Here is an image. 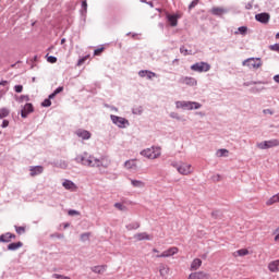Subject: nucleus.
Segmentation results:
<instances>
[{
	"mask_svg": "<svg viewBox=\"0 0 279 279\" xmlns=\"http://www.w3.org/2000/svg\"><path fill=\"white\" fill-rule=\"evenodd\" d=\"M75 161L84 167H108V163H104V158L96 159L88 156V153L76 156Z\"/></svg>",
	"mask_w": 279,
	"mask_h": 279,
	"instance_id": "obj_1",
	"label": "nucleus"
},
{
	"mask_svg": "<svg viewBox=\"0 0 279 279\" xmlns=\"http://www.w3.org/2000/svg\"><path fill=\"white\" fill-rule=\"evenodd\" d=\"M142 156L148 158V160H156V158H160V147H150L141 151Z\"/></svg>",
	"mask_w": 279,
	"mask_h": 279,
	"instance_id": "obj_2",
	"label": "nucleus"
},
{
	"mask_svg": "<svg viewBox=\"0 0 279 279\" xmlns=\"http://www.w3.org/2000/svg\"><path fill=\"white\" fill-rule=\"evenodd\" d=\"M175 106L177 108H182L183 110H198V108H202V105L193 101H177Z\"/></svg>",
	"mask_w": 279,
	"mask_h": 279,
	"instance_id": "obj_3",
	"label": "nucleus"
},
{
	"mask_svg": "<svg viewBox=\"0 0 279 279\" xmlns=\"http://www.w3.org/2000/svg\"><path fill=\"white\" fill-rule=\"evenodd\" d=\"M191 71H195L196 73H208L210 71V64L208 62H196L191 65Z\"/></svg>",
	"mask_w": 279,
	"mask_h": 279,
	"instance_id": "obj_4",
	"label": "nucleus"
},
{
	"mask_svg": "<svg viewBox=\"0 0 279 279\" xmlns=\"http://www.w3.org/2000/svg\"><path fill=\"white\" fill-rule=\"evenodd\" d=\"M177 170L181 175H191V173H193V166H191V163L181 162L177 165Z\"/></svg>",
	"mask_w": 279,
	"mask_h": 279,
	"instance_id": "obj_5",
	"label": "nucleus"
},
{
	"mask_svg": "<svg viewBox=\"0 0 279 279\" xmlns=\"http://www.w3.org/2000/svg\"><path fill=\"white\" fill-rule=\"evenodd\" d=\"M279 146V140H269L262 143H257L258 149H271Z\"/></svg>",
	"mask_w": 279,
	"mask_h": 279,
	"instance_id": "obj_6",
	"label": "nucleus"
},
{
	"mask_svg": "<svg viewBox=\"0 0 279 279\" xmlns=\"http://www.w3.org/2000/svg\"><path fill=\"white\" fill-rule=\"evenodd\" d=\"M243 66H248V69H260L263 62H260V59L251 58L243 61Z\"/></svg>",
	"mask_w": 279,
	"mask_h": 279,
	"instance_id": "obj_7",
	"label": "nucleus"
},
{
	"mask_svg": "<svg viewBox=\"0 0 279 279\" xmlns=\"http://www.w3.org/2000/svg\"><path fill=\"white\" fill-rule=\"evenodd\" d=\"M180 252V248L177 246H172L166 251H163L161 254L156 255V258H170V256H175Z\"/></svg>",
	"mask_w": 279,
	"mask_h": 279,
	"instance_id": "obj_8",
	"label": "nucleus"
},
{
	"mask_svg": "<svg viewBox=\"0 0 279 279\" xmlns=\"http://www.w3.org/2000/svg\"><path fill=\"white\" fill-rule=\"evenodd\" d=\"M111 121L114 125H118V128H126L130 125V122L125 118L119 116H111Z\"/></svg>",
	"mask_w": 279,
	"mask_h": 279,
	"instance_id": "obj_9",
	"label": "nucleus"
},
{
	"mask_svg": "<svg viewBox=\"0 0 279 279\" xmlns=\"http://www.w3.org/2000/svg\"><path fill=\"white\" fill-rule=\"evenodd\" d=\"M180 84H184L185 86H197V80L191 76H182L179 80Z\"/></svg>",
	"mask_w": 279,
	"mask_h": 279,
	"instance_id": "obj_10",
	"label": "nucleus"
},
{
	"mask_svg": "<svg viewBox=\"0 0 279 279\" xmlns=\"http://www.w3.org/2000/svg\"><path fill=\"white\" fill-rule=\"evenodd\" d=\"M32 112H34V105L28 102L23 107L21 111L22 119H27L28 114H32Z\"/></svg>",
	"mask_w": 279,
	"mask_h": 279,
	"instance_id": "obj_11",
	"label": "nucleus"
},
{
	"mask_svg": "<svg viewBox=\"0 0 279 279\" xmlns=\"http://www.w3.org/2000/svg\"><path fill=\"white\" fill-rule=\"evenodd\" d=\"M189 279H210V275L204 271H196L190 274Z\"/></svg>",
	"mask_w": 279,
	"mask_h": 279,
	"instance_id": "obj_12",
	"label": "nucleus"
},
{
	"mask_svg": "<svg viewBox=\"0 0 279 279\" xmlns=\"http://www.w3.org/2000/svg\"><path fill=\"white\" fill-rule=\"evenodd\" d=\"M135 241H151L153 236L147 232L134 234Z\"/></svg>",
	"mask_w": 279,
	"mask_h": 279,
	"instance_id": "obj_13",
	"label": "nucleus"
},
{
	"mask_svg": "<svg viewBox=\"0 0 279 279\" xmlns=\"http://www.w3.org/2000/svg\"><path fill=\"white\" fill-rule=\"evenodd\" d=\"M29 171H31V177L36 178V175H40V173L45 171V168H43V166H35V167H31Z\"/></svg>",
	"mask_w": 279,
	"mask_h": 279,
	"instance_id": "obj_14",
	"label": "nucleus"
},
{
	"mask_svg": "<svg viewBox=\"0 0 279 279\" xmlns=\"http://www.w3.org/2000/svg\"><path fill=\"white\" fill-rule=\"evenodd\" d=\"M76 136H78V138H83V141H88V138H90V132L83 130V129H78L76 131Z\"/></svg>",
	"mask_w": 279,
	"mask_h": 279,
	"instance_id": "obj_15",
	"label": "nucleus"
},
{
	"mask_svg": "<svg viewBox=\"0 0 279 279\" xmlns=\"http://www.w3.org/2000/svg\"><path fill=\"white\" fill-rule=\"evenodd\" d=\"M255 19L259 23H269L270 15L269 13H258L255 15Z\"/></svg>",
	"mask_w": 279,
	"mask_h": 279,
	"instance_id": "obj_16",
	"label": "nucleus"
},
{
	"mask_svg": "<svg viewBox=\"0 0 279 279\" xmlns=\"http://www.w3.org/2000/svg\"><path fill=\"white\" fill-rule=\"evenodd\" d=\"M12 239H16V235L12 234L10 232L0 235L1 243H10V241H12Z\"/></svg>",
	"mask_w": 279,
	"mask_h": 279,
	"instance_id": "obj_17",
	"label": "nucleus"
},
{
	"mask_svg": "<svg viewBox=\"0 0 279 279\" xmlns=\"http://www.w3.org/2000/svg\"><path fill=\"white\" fill-rule=\"evenodd\" d=\"M169 271H171L169 266H167L165 264H161L159 266V274H160L161 278H167V276H169Z\"/></svg>",
	"mask_w": 279,
	"mask_h": 279,
	"instance_id": "obj_18",
	"label": "nucleus"
},
{
	"mask_svg": "<svg viewBox=\"0 0 279 279\" xmlns=\"http://www.w3.org/2000/svg\"><path fill=\"white\" fill-rule=\"evenodd\" d=\"M140 77H147V80H153V77H156V73L147 70H142L138 72Z\"/></svg>",
	"mask_w": 279,
	"mask_h": 279,
	"instance_id": "obj_19",
	"label": "nucleus"
},
{
	"mask_svg": "<svg viewBox=\"0 0 279 279\" xmlns=\"http://www.w3.org/2000/svg\"><path fill=\"white\" fill-rule=\"evenodd\" d=\"M268 269H269V271H271L272 274L278 272V271H279V259L269 263Z\"/></svg>",
	"mask_w": 279,
	"mask_h": 279,
	"instance_id": "obj_20",
	"label": "nucleus"
},
{
	"mask_svg": "<svg viewBox=\"0 0 279 279\" xmlns=\"http://www.w3.org/2000/svg\"><path fill=\"white\" fill-rule=\"evenodd\" d=\"M210 13L214 14V16H221V15L226 14V10L223 8L214 7L210 10Z\"/></svg>",
	"mask_w": 279,
	"mask_h": 279,
	"instance_id": "obj_21",
	"label": "nucleus"
},
{
	"mask_svg": "<svg viewBox=\"0 0 279 279\" xmlns=\"http://www.w3.org/2000/svg\"><path fill=\"white\" fill-rule=\"evenodd\" d=\"M199 267H202V259H199V258L193 259L191 267H190L191 271H197V269H199Z\"/></svg>",
	"mask_w": 279,
	"mask_h": 279,
	"instance_id": "obj_22",
	"label": "nucleus"
},
{
	"mask_svg": "<svg viewBox=\"0 0 279 279\" xmlns=\"http://www.w3.org/2000/svg\"><path fill=\"white\" fill-rule=\"evenodd\" d=\"M63 186L68 191H77V185H75V183H73L72 181H69V180H65L63 182Z\"/></svg>",
	"mask_w": 279,
	"mask_h": 279,
	"instance_id": "obj_23",
	"label": "nucleus"
},
{
	"mask_svg": "<svg viewBox=\"0 0 279 279\" xmlns=\"http://www.w3.org/2000/svg\"><path fill=\"white\" fill-rule=\"evenodd\" d=\"M124 167L125 169H137L138 166L136 165V159H130L128 161L124 162Z\"/></svg>",
	"mask_w": 279,
	"mask_h": 279,
	"instance_id": "obj_24",
	"label": "nucleus"
},
{
	"mask_svg": "<svg viewBox=\"0 0 279 279\" xmlns=\"http://www.w3.org/2000/svg\"><path fill=\"white\" fill-rule=\"evenodd\" d=\"M106 269H108L107 265H100V266H94L92 267V271L94 274H104L106 271Z\"/></svg>",
	"mask_w": 279,
	"mask_h": 279,
	"instance_id": "obj_25",
	"label": "nucleus"
},
{
	"mask_svg": "<svg viewBox=\"0 0 279 279\" xmlns=\"http://www.w3.org/2000/svg\"><path fill=\"white\" fill-rule=\"evenodd\" d=\"M178 19H180V15H168L171 27H178Z\"/></svg>",
	"mask_w": 279,
	"mask_h": 279,
	"instance_id": "obj_26",
	"label": "nucleus"
},
{
	"mask_svg": "<svg viewBox=\"0 0 279 279\" xmlns=\"http://www.w3.org/2000/svg\"><path fill=\"white\" fill-rule=\"evenodd\" d=\"M274 204H279V193L274 195L266 202V206H274Z\"/></svg>",
	"mask_w": 279,
	"mask_h": 279,
	"instance_id": "obj_27",
	"label": "nucleus"
},
{
	"mask_svg": "<svg viewBox=\"0 0 279 279\" xmlns=\"http://www.w3.org/2000/svg\"><path fill=\"white\" fill-rule=\"evenodd\" d=\"M228 154H230V151L226 148H221V149H218L217 153H216V156L218 158H228Z\"/></svg>",
	"mask_w": 279,
	"mask_h": 279,
	"instance_id": "obj_28",
	"label": "nucleus"
},
{
	"mask_svg": "<svg viewBox=\"0 0 279 279\" xmlns=\"http://www.w3.org/2000/svg\"><path fill=\"white\" fill-rule=\"evenodd\" d=\"M20 247H23V242H15L8 245V250L12 252L19 250Z\"/></svg>",
	"mask_w": 279,
	"mask_h": 279,
	"instance_id": "obj_29",
	"label": "nucleus"
},
{
	"mask_svg": "<svg viewBox=\"0 0 279 279\" xmlns=\"http://www.w3.org/2000/svg\"><path fill=\"white\" fill-rule=\"evenodd\" d=\"M131 184H132V186H135L136 189H142L143 186H145V183L143 181H138V180H131Z\"/></svg>",
	"mask_w": 279,
	"mask_h": 279,
	"instance_id": "obj_30",
	"label": "nucleus"
},
{
	"mask_svg": "<svg viewBox=\"0 0 279 279\" xmlns=\"http://www.w3.org/2000/svg\"><path fill=\"white\" fill-rule=\"evenodd\" d=\"M10 110L8 108H1L0 109V119H5V117H9Z\"/></svg>",
	"mask_w": 279,
	"mask_h": 279,
	"instance_id": "obj_31",
	"label": "nucleus"
},
{
	"mask_svg": "<svg viewBox=\"0 0 279 279\" xmlns=\"http://www.w3.org/2000/svg\"><path fill=\"white\" fill-rule=\"evenodd\" d=\"M64 90V87H58L52 94L49 95V99H53L56 95H59V93H62Z\"/></svg>",
	"mask_w": 279,
	"mask_h": 279,
	"instance_id": "obj_32",
	"label": "nucleus"
},
{
	"mask_svg": "<svg viewBox=\"0 0 279 279\" xmlns=\"http://www.w3.org/2000/svg\"><path fill=\"white\" fill-rule=\"evenodd\" d=\"M238 256H247L250 254V251L247 248H241L236 251Z\"/></svg>",
	"mask_w": 279,
	"mask_h": 279,
	"instance_id": "obj_33",
	"label": "nucleus"
},
{
	"mask_svg": "<svg viewBox=\"0 0 279 279\" xmlns=\"http://www.w3.org/2000/svg\"><path fill=\"white\" fill-rule=\"evenodd\" d=\"M88 58H90L89 54H87V56L81 58V59L77 61L76 66H82V64H84V62H86V60H88Z\"/></svg>",
	"mask_w": 279,
	"mask_h": 279,
	"instance_id": "obj_34",
	"label": "nucleus"
},
{
	"mask_svg": "<svg viewBox=\"0 0 279 279\" xmlns=\"http://www.w3.org/2000/svg\"><path fill=\"white\" fill-rule=\"evenodd\" d=\"M114 208H117L118 210H122V211H124V210H128V207H125L123 204H121V203H116L114 204Z\"/></svg>",
	"mask_w": 279,
	"mask_h": 279,
	"instance_id": "obj_35",
	"label": "nucleus"
},
{
	"mask_svg": "<svg viewBox=\"0 0 279 279\" xmlns=\"http://www.w3.org/2000/svg\"><path fill=\"white\" fill-rule=\"evenodd\" d=\"M51 99H52V98L45 99V100L41 102V106H43L44 108H49V106H51Z\"/></svg>",
	"mask_w": 279,
	"mask_h": 279,
	"instance_id": "obj_36",
	"label": "nucleus"
},
{
	"mask_svg": "<svg viewBox=\"0 0 279 279\" xmlns=\"http://www.w3.org/2000/svg\"><path fill=\"white\" fill-rule=\"evenodd\" d=\"M47 61L50 63V64H56V62H58V58L53 57V56H49L47 57Z\"/></svg>",
	"mask_w": 279,
	"mask_h": 279,
	"instance_id": "obj_37",
	"label": "nucleus"
},
{
	"mask_svg": "<svg viewBox=\"0 0 279 279\" xmlns=\"http://www.w3.org/2000/svg\"><path fill=\"white\" fill-rule=\"evenodd\" d=\"M199 4V0H193L190 5H189V10H193V8H195L196 5Z\"/></svg>",
	"mask_w": 279,
	"mask_h": 279,
	"instance_id": "obj_38",
	"label": "nucleus"
},
{
	"mask_svg": "<svg viewBox=\"0 0 279 279\" xmlns=\"http://www.w3.org/2000/svg\"><path fill=\"white\" fill-rule=\"evenodd\" d=\"M238 32L242 35L247 34V26H241L238 28Z\"/></svg>",
	"mask_w": 279,
	"mask_h": 279,
	"instance_id": "obj_39",
	"label": "nucleus"
},
{
	"mask_svg": "<svg viewBox=\"0 0 279 279\" xmlns=\"http://www.w3.org/2000/svg\"><path fill=\"white\" fill-rule=\"evenodd\" d=\"M15 232L19 234H25V227H15Z\"/></svg>",
	"mask_w": 279,
	"mask_h": 279,
	"instance_id": "obj_40",
	"label": "nucleus"
},
{
	"mask_svg": "<svg viewBox=\"0 0 279 279\" xmlns=\"http://www.w3.org/2000/svg\"><path fill=\"white\" fill-rule=\"evenodd\" d=\"M88 239H90V233H83L81 235V241H88Z\"/></svg>",
	"mask_w": 279,
	"mask_h": 279,
	"instance_id": "obj_41",
	"label": "nucleus"
},
{
	"mask_svg": "<svg viewBox=\"0 0 279 279\" xmlns=\"http://www.w3.org/2000/svg\"><path fill=\"white\" fill-rule=\"evenodd\" d=\"M52 277L56 278V279H71V277L62 276V275H59V274H54Z\"/></svg>",
	"mask_w": 279,
	"mask_h": 279,
	"instance_id": "obj_42",
	"label": "nucleus"
},
{
	"mask_svg": "<svg viewBox=\"0 0 279 279\" xmlns=\"http://www.w3.org/2000/svg\"><path fill=\"white\" fill-rule=\"evenodd\" d=\"M14 90L15 93H23V85H15Z\"/></svg>",
	"mask_w": 279,
	"mask_h": 279,
	"instance_id": "obj_43",
	"label": "nucleus"
},
{
	"mask_svg": "<svg viewBox=\"0 0 279 279\" xmlns=\"http://www.w3.org/2000/svg\"><path fill=\"white\" fill-rule=\"evenodd\" d=\"M104 53V48H98L94 51V56H101Z\"/></svg>",
	"mask_w": 279,
	"mask_h": 279,
	"instance_id": "obj_44",
	"label": "nucleus"
},
{
	"mask_svg": "<svg viewBox=\"0 0 279 279\" xmlns=\"http://www.w3.org/2000/svg\"><path fill=\"white\" fill-rule=\"evenodd\" d=\"M68 215H70L71 217H73V215H80V211L75 210V209H70L68 211Z\"/></svg>",
	"mask_w": 279,
	"mask_h": 279,
	"instance_id": "obj_45",
	"label": "nucleus"
},
{
	"mask_svg": "<svg viewBox=\"0 0 279 279\" xmlns=\"http://www.w3.org/2000/svg\"><path fill=\"white\" fill-rule=\"evenodd\" d=\"M20 101H29V96L22 95V96L20 97Z\"/></svg>",
	"mask_w": 279,
	"mask_h": 279,
	"instance_id": "obj_46",
	"label": "nucleus"
},
{
	"mask_svg": "<svg viewBox=\"0 0 279 279\" xmlns=\"http://www.w3.org/2000/svg\"><path fill=\"white\" fill-rule=\"evenodd\" d=\"M270 49H271L272 51H279V45L276 44V45H274V46H270Z\"/></svg>",
	"mask_w": 279,
	"mask_h": 279,
	"instance_id": "obj_47",
	"label": "nucleus"
},
{
	"mask_svg": "<svg viewBox=\"0 0 279 279\" xmlns=\"http://www.w3.org/2000/svg\"><path fill=\"white\" fill-rule=\"evenodd\" d=\"M8 125H10V121L3 120L2 128H8Z\"/></svg>",
	"mask_w": 279,
	"mask_h": 279,
	"instance_id": "obj_48",
	"label": "nucleus"
},
{
	"mask_svg": "<svg viewBox=\"0 0 279 279\" xmlns=\"http://www.w3.org/2000/svg\"><path fill=\"white\" fill-rule=\"evenodd\" d=\"M82 8H84V10H86L88 8V3L86 1L82 2Z\"/></svg>",
	"mask_w": 279,
	"mask_h": 279,
	"instance_id": "obj_49",
	"label": "nucleus"
},
{
	"mask_svg": "<svg viewBox=\"0 0 279 279\" xmlns=\"http://www.w3.org/2000/svg\"><path fill=\"white\" fill-rule=\"evenodd\" d=\"M68 165L65 163V161H63L62 163H60V168L61 169H66Z\"/></svg>",
	"mask_w": 279,
	"mask_h": 279,
	"instance_id": "obj_50",
	"label": "nucleus"
},
{
	"mask_svg": "<svg viewBox=\"0 0 279 279\" xmlns=\"http://www.w3.org/2000/svg\"><path fill=\"white\" fill-rule=\"evenodd\" d=\"M264 114H274V112H271L269 109H265Z\"/></svg>",
	"mask_w": 279,
	"mask_h": 279,
	"instance_id": "obj_51",
	"label": "nucleus"
},
{
	"mask_svg": "<svg viewBox=\"0 0 279 279\" xmlns=\"http://www.w3.org/2000/svg\"><path fill=\"white\" fill-rule=\"evenodd\" d=\"M5 84H8V81H1L0 82V86H5Z\"/></svg>",
	"mask_w": 279,
	"mask_h": 279,
	"instance_id": "obj_52",
	"label": "nucleus"
},
{
	"mask_svg": "<svg viewBox=\"0 0 279 279\" xmlns=\"http://www.w3.org/2000/svg\"><path fill=\"white\" fill-rule=\"evenodd\" d=\"M180 51H181V53H184V56H186L187 50H184V48H181Z\"/></svg>",
	"mask_w": 279,
	"mask_h": 279,
	"instance_id": "obj_53",
	"label": "nucleus"
},
{
	"mask_svg": "<svg viewBox=\"0 0 279 279\" xmlns=\"http://www.w3.org/2000/svg\"><path fill=\"white\" fill-rule=\"evenodd\" d=\"M153 253H154V254H159L158 248H153Z\"/></svg>",
	"mask_w": 279,
	"mask_h": 279,
	"instance_id": "obj_54",
	"label": "nucleus"
},
{
	"mask_svg": "<svg viewBox=\"0 0 279 279\" xmlns=\"http://www.w3.org/2000/svg\"><path fill=\"white\" fill-rule=\"evenodd\" d=\"M246 10H252V4L248 3V4L246 5Z\"/></svg>",
	"mask_w": 279,
	"mask_h": 279,
	"instance_id": "obj_55",
	"label": "nucleus"
},
{
	"mask_svg": "<svg viewBox=\"0 0 279 279\" xmlns=\"http://www.w3.org/2000/svg\"><path fill=\"white\" fill-rule=\"evenodd\" d=\"M64 43H66V39H61V45H64Z\"/></svg>",
	"mask_w": 279,
	"mask_h": 279,
	"instance_id": "obj_56",
	"label": "nucleus"
},
{
	"mask_svg": "<svg viewBox=\"0 0 279 279\" xmlns=\"http://www.w3.org/2000/svg\"><path fill=\"white\" fill-rule=\"evenodd\" d=\"M275 241H279V233L275 236Z\"/></svg>",
	"mask_w": 279,
	"mask_h": 279,
	"instance_id": "obj_57",
	"label": "nucleus"
},
{
	"mask_svg": "<svg viewBox=\"0 0 279 279\" xmlns=\"http://www.w3.org/2000/svg\"><path fill=\"white\" fill-rule=\"evenodd\" d=\"M276 38H279V33L276 34Z\"/></svg>",
	"mask_w": 279,
	"mask_h": 279,
	"instance_id": "obj_58",
	"label": "nucleus"
},
{
	"mask_svg": "<svg viewBox=\"0 0 279 279\" xmlns=\"http://www.w3.org/2000/svg\"><path fill=\"white\" fill-rule=\"evenodd\" d=\"M64 228H69V223L64 225Z\"/></svg>",
	"mask_w": 279,
	"mask_h": 279,
	"instance_id": "obj_59",
	"label": "nucleus"
}]
</instances>
